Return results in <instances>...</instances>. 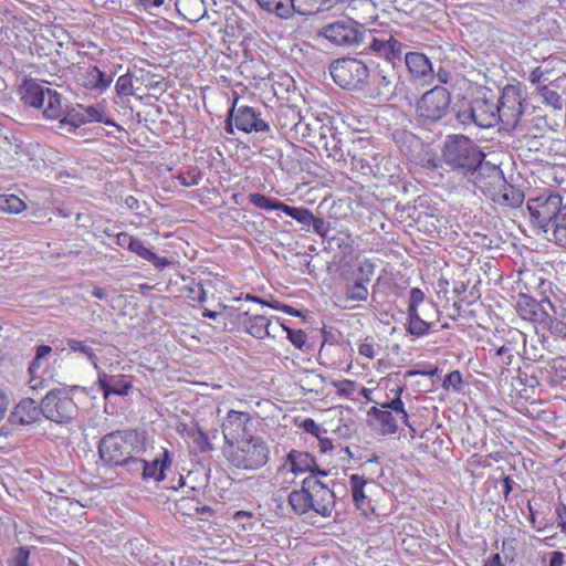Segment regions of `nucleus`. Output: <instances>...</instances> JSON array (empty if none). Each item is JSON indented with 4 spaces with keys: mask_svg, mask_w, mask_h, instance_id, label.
<instances>
[{
    "mask_svg": "<svg viewBox=\"0 0 566 566\" xmlns=\"http://www.w3.org/2000/svg\"><path fill=\"white\" fill-rule=\"evenodd\" d=\"M43 116L46 119H57L62 117L66 107L62 104V95L50 87H48L44 96Z\"/></svg>",
    "mask_w": 566,
    "mask_h": 566,
    "instance_id": "33",
    "label": "nucleus"
},
{
    "mask_svg": "<svg viewBox=\"0 0 566 566\" xmlns=\"http://www.w3.org/2000/svg\"><path fill=\"white\" fill-rule=\"evenodd\" d=\"M270 450L260 437L249 436L237 442V448L230 453L231 464L238 469L256 470L269 461Z\"/></svg>",
    "mask_w": 566,
    "mask_h": 566,
    "instance_id": "9",
    "label": "nucleus"
},
{
    "mask_svg": "<svg viewBox=\"0 0 566 566\" xmlns=\"http://www.w3.org/2000/svg\"><path fill=\"white\" fill-rule=\"evenodd\" d=\"M48 87L38 83L35 80H24L20 86L21 99L25 105L34 108H41L44 105V96Z\"/></svg>",
    "mask_w": 566,
    "mask_h": 566,
    "instance_id": "29",
    "label": "nucleus"
},
{
    "mask_svg": "<svg viewBox=\"0 0 566 566\" xmlns=\"http://www.w3.org/2000/svg\"><path fill=\"white\" fill-rule=\"evenodd\" d=\"M342 0H294L295 13L311 15L333 9Z\"/></svg>",
    "mask_w": 566,
    "mask_h": 566,
    "instance_id": "34",
    "label": "nucleus"
},
{
    "mask_svg": "<svg viewBox=\"0 0 566 566\" xmlns=\"http://www.w3.org/2000/svg\"><path fill=\"white\" fill-rule=\"evenodd\" d=\"M290 465V471L295 475L310 472L311 474L326 476L327 473L324 470L318 469L315 458L305 451H298L292 449L285 457L282 469Z\"/></svg>",
    "mask_w": 566,
    "mask_h": 566,
    "instance_id": "22",
    "label": "nucleus"
},
{
    "mask_svg": "<svg viewBox=\"0 0 566 566\" xmlns=\"http://www.w3.org/2000/svg\"><path fill=\"white\" fill-rule=\"evenodd\" d=\"M240 311L238 321L243 325L244 331L258 339L275 338L280 331L279 323L273 325L271 319L259 313H251L250 310H243L241 306L238 307Z\"/></svg>",
    "mask_w": 566,
    "mask_h": 566,
    "instance_id": "16",
    "label": "nucleus"
},
{
    "mask_svg": "<svg viewBox=\"0 0 566 566\" xmlns=\"http://www.w3.org/2000/svg\"><path fill=\"white\" fill-rule=\"evenodd\" d=\"M117 95L129 96L133 95V78L130 74L120 75L115 85Z\"/></svg>",
    "mask_w": 566,
    "mask_h": 566,
    "instance_id": "54",
    "label": "nucleus"
},
{
    "mask_svg": "<svg viewBox=\"0 0 566 566\" xmlns=\"http://www.w3.org/2000/svg\"><path fill=\"white\" fill-rule=\"evenodd\" d=\"M300 428H302L305 432L319 438L321 434H325L327 431L325 429H322L313 419L306 418L304 419Z\"/></svg>",
    "mask_w": 566,
    "mask_h": 566,
    "instance_id": "59",
    "label": "nucleus"
},
{
    "mask_svg": "<svg viewBox=\"0 0 566 566\" xmlns=\"http://www.w3.org/2000/svg\"><path fill=\"white\" fill-rule=\"evenodd\" d=\"M186 296L191 301L199 303L207 302V293L201 283H193L185 287Z\"/></svg>",
    "mask_w": 566,
    "mask_h": 566,
    "instance_id": "56",
    "label": "nucleus"
},
{
    "mask_svg": "<svg viewBox=\"0 0 566 566\" xmlns=\"http://www.w3.org/2000/svg\"><path fill=\"white\" fill-rule=\"evenodd\" d=\"M78 81L83 87L103 93L109 87L113 78L112 76H107L97 66L90 65L81 71Z\"/></svg>",
    "mask_w": 566,
    "mask_h": 566,
    "instance_id": "26",
    "label": "nucleus"
},
{
    "mask_svg": "<svg viewBox=\"0 0 566 566\" xmlns=\"http://www.w3.org/2000/svg\"><path fill=\"white\" fill-rule=\"evenodd\" d=\"M67 348L72 353H78L82 354L84 357H86L93 365L95 369H98V359L94 352V349L87 344L86 340H81L76 338H67L66 339Z\"/></svg>",
    "mask_w": 566,
    "mask_h": 566,
    "instance_id": "41",
    "label": "nucleus"
},
{
    "mask_svg": "<svg viewBox=\"0 0 566 566\" xmlns=\"http://www.w3.org/2000/svg\"><path fill=\"white\" fill-rule=\"evenodd\" d=\"M565 203L558 193L541 195L528 199L527 209L533 223L544 231Z\"/></svg>",
    "mask_w": 566,
    "mask_h": 566,
    "instance_id": "13",
    "label": "nucleus"
},
{
    "mask_svg": "<svg viewBox=\"0 0 566 566\" xmlns=\"http://www.w3.org/2000/svg\"><path fill=\"white\" fill-rule=\"evenodd\" d=\"M29 556L30 551L28 547H15L12 549L8 564L9 566H28Z\"/></svg>",
    "mask_w": 566,
    "mask_h": 566,
    "instance_id": "52",
    "label": "nucleus"
},
{
    "mask_svg": "<svg viewBox=\"0 0 566 566\" xmlns=\"http://www.w3.org/2000/svg\"><path fill=\"white\" fill-rule=\"evenodd\" d=\"M300 385L303 390L319 394L325 388V378L316 370H305L300 378Z\"/></svg>",
    "mask_w": 566,
    "mask_h": 566,
    "instance_id": "39",
    "label": "nucleus"
},
{
    "mask_svg": "<svg viewBox=\"0 0 566 566\" xmlns=\"http://www.w3.org/2000/svg\"><path fill=\"white\" fill-rule=\"evenodd\" d=\"M130 251L137 254L143 260L151 263L158 270H163L171 264V262L167 258L157 255L149 248H147L144 244V242L139 239H135Z\"/></svg>",
    "mask_w": 566,
    "mask_h": 566,
    "instance_id": "37",
    "label": "nucleus"
},
{
    "mask_svg": "<svg viewBox=\"0 0 566 566\" xmlns=\"http://www.w3.org/2000/svg\"><path fill=\"white\" fill-rule=\"evenodd\" d=\"M401 57L402 54L395 61L384 59L385 64H377L373 71L369 70L370 77L364 90L366 96L371 99L387 102L402 92L403 83L396 70V64L401 62Z\"/></svg>",
    "mask_w": 566,
    "mask_h": 566,
    "instance_id": "5",
    "label": "nucleus"
},
{
    "mask_svg": "<svg viewBox=\"0 0 566 566\" xmlns=\"http://www.w3.org/2000/svg\"><path fill=\"white\" fill-rule=\"evenodd\" d=\"M256 2L261 9L281 19H289L295 13L294 0H256Z\"/></svg>",
    "mask_w": 566,
    "mask_h": 566,
    "instance_id": "35",
    "label": "nucleus"
},
{
    "mask_svg": "<svg viewBox=\"0 0 566 566\" xmlns=\"http://www.w3.org/2000/svg\"><path fill=\"white\" fill-rule=\"evenodd\" d=\"M171 467V459L169 451L164 449L161 457L156 458L153 461H145L143 469L144 481L154 480L156 482H161L166 479V470Z\"/></svg>",
    "mask_w": 566,
    "mask_h": 566,
    "instance_id": "27",
    "label": "nucleus"
},
{
    "mask_svg": "<svg viewBox=\"0 0 566 566\" xmlns=\"http://www.w3.org/2000/svg\"><path fill=\"white\" fill-rule=\"evenodd\" d=\"M140 455L142 454L130 455L129 459L125 460L123 464H119L118 467L125 468L133 476L142 478L145 460L142 459Z\"/></svg>",
    "mask_w": 566,
    "mask_h": 566,
    "instance_id": "50",
    "label": "nucleus"
},
{
    "mask_svg": "<svg viewBox=\"0 0 566 566\" xmlns=\"http://www.w3.org/2000/svg\"><path fill=\"white\" fill-rule=\"evenodd\" d=\"M85 123L86 118L83 112L76 111L75 108L71 111L65 108L64 114L57 122L56 129L60 134H71Z\"/></svg>",
    "mask_w": 566,
    "mask_h": 566,
    "instance_id": "36",
    "label": "nucleus"
},
{
    "mask_svg": "<svg viewBox=\"0 0 566 566\" xmlns=\"http://www.w3.org/2000/svg\"><path fill=\"white\" fill-rule=\"evenodd\" d=\"M175 7L180 15L190 23H196L207 17L205 0H176Z\"/></svg>",
    "mask_w": 566,
    "mask_h": 566,
    "instance_id": "30",
    "label": "nucleus"
},
{
    "mask_svg": "<svg viewBox=\"0 0 566 566\" xmlns=\"http://www.w3.org/2000/svg\"><path fill=\"white\" fill-rule=\"evenodd\" d=\"M325 133H329V125L323 124L317 118L308 120L305 117H298L297 122L290 128L289 135L293 139L316 148L321 138L325 137Z\"/></svg>",
    "mask_w": 566,
    "mask_h": 566,
    "instance_id": "17",
    "label": "nucleus"
},
{
    "mask_svg": "<svg viewBox=\"0 0 566 566\" xmlns=\"http://www.w3.org/2000/svg\"><path fill=\"white\" fill-rule=\"evenodd\" d=\"M556 523L560 527L562 532L566 531V505L563 502H558L555 507Z\"/></svg>",
    "mask_w": 566,
    "mask_h": 566,
    "instance_id": "62",
    "label": "nucleus"
},
{
    "mask_svg": "<svg viewBox=\"0 0 566 566\" xmlns=\"http://www.w3.org/2000/svg\"><path fill=\"white\" fill-rule=\"evenodd\" d=\"M442 388L444 390L452 389L457 394H462L464 389V381L461 373L459 370L449 373L443 379Z\"/></svg>",
    "mask_w": 566,
    "mask_h": 566,
    "instance_id": "49",
    "label": "nucleus"
},
{
    "mask_svg": "<svg viewBox=\"0 0 566 566\" xmlns=\"http://www.w3.org/2000/svg\"><path fill=\"white\" fill-rule=\"evenodd\" d=\"M523 96L521 90L515 85H506L502 90V95L495 102L497 113L500 115L499 123L501 122L506 129H514L523 113Z\"/></svg>",
    "mask_w": 566,
    "mask_h": 566,
    "instance_id": "11",
    "label": "nucleus"
},
{
    "mask_svg": "<svg viewBox=\"0 0 566 566\" xmlns=\"http://www.w3.org/2000/svg\"><path fill=\"white\" fill-rule=\"evenodd\" d=\"M282 212H284L286 216L291 217L292 219L296 220L303 226H307L310 220H312V212L303 207H292L286 203H284Z\"/></svg>",
    "mask_w": 566,
    "mask_h": 566,
    "instance_id": "46",
    "label": "nucleus"
},
{
    "mask_svg": "<svg viewBox=\"0 0 566 566\" xmlns=\"http://www.w3.org/2000/svg\"><path fill=\"white\" fill-rule=\"evenodd\" d=\"M97 384L107 399L111 395L127 396L132 389V384L125 375H107L105 371H98Z\"/></svg>",
    "mask_w": 566,
    "mask_h": 566,
    "instance_id": "24",
    "label": "nucleus"
},
{
    "mask_svg": "<svg viewBox=\"0 0 566 566\" xmlns=\"http://www.w3.org/2000/svg\"><path fill=\"white\" fill-rule=\"evenodd\" d=\"M368 297V290L361 281H356L352 285L346 286V301L361 302Z\"/></svg>",
    "mask_w": 566,
    "mask_h": 566,
    "instance_id": "47",
    "label": "nucleus"
},
{
    "mask_svg": "<svg viewBox=\"0 0 566 566\" xmlns=\"http://www.w3.org/2000/svg\"><path fill=\"white\" fill-rule=\"evenodd\" d=\"M349 483L352 489L353 501L356 507L359 510L364 509L368 504L367 496L365 495L364 492V486L366 485L367 480H365L364 476L361 475L352 474L349 476Z\"/></svg>",
    "mask_w": 566,
    "mask_h": 566,
    "instance_id": "40",
    "label": "nucleus"
},
{
    "mask_svg": "<svg viewBox=\"0 0 566 566\" xmlns=\"http://www.w3.org/2000/svg\"><path fill=\"white\" fill-rule=\"evenodd\" d=\"M392 140L400 149V151L410 160L413 161L421 156L423 149L428 146L422 139L416 136L412 132L407 129H396L392 133Z\"/></svg>",
    "mask_w": 566,
    "mask_h": 566,
    "instance_id": "23",
    "label": "nucleus"
},
{
    "mask_svg": "<svg viewBox=\"0 0 566 566\" xmlns=\"http://www.w3.org/2000/svg\"><path fill=\"white\" fill-rule=\"evenodd\" d=\"M307 227H312L313 231L322 238H327L328 235L329 227L323 218L312 214V220H310Z\"/></svg>",
    "mask_w": 566,
    "mask_h": 566,
    "instance_id": "58",
    "label": "nucleus"
},
{
    "mask_svg": "<svg viewBox=\"0 0 566 566\" xmlns=\"http://www.w3.org/2000/svg\"><path fill=\"white\" fill-rule=\"evenodd\" d=\"M491 200L503 207L517 208L521 207L524 201V192L506 181L505 187H501V190H496Z\"/></svg>",
    "mask_w": 566,
    "mask_h": 566,
    "instance_id": "32",
    "label": "nucleus"
},
{
    "mask_svg": "<svg viewBox=\"0 0 566 566\" xmlns=\"http://www.w3.org/2000/svg\"><path fill=\"white\" fill-rule=\"evenodd\" d=\"M318 35L334 45L347 46L395 61L401 55L405 44L391 30L367 29L352 19H340L321 28Z\"/></svg>",
    "mask_w": 566,
    "mask_h": 566,
    "instance_id": "1",
    "label": "nucleus"
},
{
    "mask_svg": "<svg viewBox=\"0 0 566 566\" xmlns=\"http://www.w3.org/2000/svg\"><path fill=\"white\" fill-rule=\"evenodd\" d=\"M557 308L564 310V316L549 312L547 323H543L542 327L547 328L556 338L566 340V307L556 305Z\"/></svg>",
    "mask_w": 566,
    "mask_h": 566,
    "instance_id": "38",
    "label": "nucleus"
},
{
    "mask_svg": "<svg viewBox=\"0 0 566 566\" xmlns=\"http://www.w3.org/2000/svg\"><path fill=\"white\" fill-rule=\"evenodd\" d=\"M405 64L410 78L415 82L429 84L434 78L432 62L422 52H407Z\"/></svg>",
    "mask_w": 566,
    "mask_h": 566,
    "instance_id": "21",
    "label": "nucleus"
},
{
    "mask_svg": "<svg viewBox=\"0 0 566 566\" xmlns=\"http://www.w3.org/2000/svg\"><path fill=\"white\" fill-rule=\"evenodd\" d=\"M251 416L248 412L230 410L222 422V433L227 444L234 443L248 438Z\"/></svg>",
    "mask_w": 566,
    "mask_h": 566,
    "instance_id": "19",
    "label": "nucleus"
},
{
    "mask_svg": "<svg viewBox=\"0 0 566 566\" xmlns=\"http://www.w3.org/2000/svg\"><path fill=\"white\" fill-rule=\"evenodd\" d=\"M516 379L520 381V384L530 387L535 388L539 385L537 378L535 376H528L526 373H522L521 368H518V374L516 376Z\"/></svg>",
    "mask_w": 566,
    "mask_h": 566,
    "instance_id": "64",
    "label": "nucleus"
},
{
    "mask_svg": "<svg viewBox=\"0 0 566 566\" xmlns=\"http://www.w3.org/2000/svg\"><path fill=\"white\" fill-rule=\"evenodd\" d=\"M280 329H283L287 333L289 340L296 347L302 348L306 343V334L301 329H292L286 327L285 325H280Z\"/></svg>",
    "mask_w": 566,
    "mask_h": 566,
    "instance_id": "55",
    "label": "nucleus"
},
{
    "mask_svg": "<svg viewBox=\"0 0 566 566\" xmlns=\"http://www.w3.org/2000/svg\"><path fill=\"white\" fill-rule=\"evenodd\" d=\"M407 331L409 334L421 337L429 333L430 324L423 321L419 313H408V327Z\"/></svg>",
    "mask_w": 566,
    "mask_h": 566,
    "instance_id": "44",
    "label": "nucleus"
},
{
    "mask_svg": "<svg viewBox=\"0 0 566 566\" xmlns=\"http://www.w3.org/2000/svg\"><path fill=\"white\" fill-rule=\"evenodd\" d=\"M315 149H323L327 157L336 161L345 160L346 154L349 155V150L345 149V140L342 138V134L337 133L332 126H329V133H325V137L321 138V143L317 144Z\"/></svg>",
    "mask_w": 566,
    "mask_h": 566,
    "instance_id": "25",
    "label": "nucleus"
},
{
    "mask_svg": "<svg viewBox=\"0 0 566 566\" xmlns=\"http://www.w3.org/2000/svg\"><path fill=\"white\" fill-rule=\"evenodd\" d=\"M513 348L506 345L495 348L491 358L496 364L502 366H510L514 359Z\"/></svg>",
    "mask_w": 566,
    "mask_h": 566,
    "instance_id": "51",
    "label": "nucleus"
},
{
    "mask_svg": "<svg viewBox=\"0 0 566 566\" xmlns=\"http://www.w3.org/2000/svg\"><path fill=\"white\" fill-rule=\"evenodd\" d=\"M405 389V386L391 389V391L395 392V397L391 400L381 403L382 411L380 412L378 422L384 434L396 433L399 428V421L413 430L409 423V416L405 409V403L400 398Z\"/></svg>",
    "mask_w": 566,
    "mask_h": 566,
    "instance_id": "12",
    "label": "nucleus"
},
{
    "mask_svg": "<svg viewBox=\"0 0 566 566\" xmlns=\"http://www.w3.org/2000/svg\"><path fill=\"white\" fill-rule=\"evenodd\" d=\"M516 311L523 319L537 323L541 326L543 323H547L549 312L564 316V310L557 308L548 297L536 301L526 294H520Z\"/></svg>",
    "mask_w": 566,
    "mask_h": 566,
    "instance_id": "14",
    "label": "nucleus"
},
{
    "mask_svg": "<svg viewBox=\"0 0 566 566\" xmlns=\"http://www.w3.org/2000/svg\"><path fill=\"white\" fill-rule=\"evenodd\" d=\"M469 176L474 187L490 199L495 195L496 190L505 187L506 182L502 169L489 161H484V159Z\"/></svg>",
    "mask_w": 566,
    "mask_h": 566,
    "instance_id": "15",
    "label": "nucleus"
},
{
    "mask_svg": "<svg viewBox=\"0 0 566 566\" xmlns=\"http://www.w3.org/2000/svg\"><path fill=\"white\" fill-rule=\"evenodd\" d=\"M412 163H415L416 165L421 166L423 168L432 169V170L440 167L439 157L429 146H427L423 149L421 156H419V158L415 159Z\"/></svg>",
    "mask_w": 566,
    "mask_h": 566,
    "instance_id": "48",
    "label": "nucleus"
},
{
    "mask_svg": "<svg viewBox=\"0 0 566 566\" xmlns=\"http://www.w3.org/2000/svg\"><path fill=\"white\" fill-rule=\"evenodd\" d=\"M541 95L547 105L553 106L555 109L563 108V98L555 90H552L548 86H543L541 88Z\"/></svg>",
    "mask_w": 566,
    "mask_h": 566,
    "instance_id": "53",
    "label": "nucleus"
},
{
    "mask_svg": "<svg viewBox=\"0 0 566 566\" xmlns=\"http://www.w3.org/2000/svg\"><path fill=\"white\" fill-rule=\"evenodd\" d=\"M322 482L317 475L310 474L303 481L301 489L290 492L287 502L296 515H305L313 511L322 517H331L335 509V486Z\"/></svg>",
    "mask_w": 566,
    "mask_h": 566,
    "instance_id": "2",
    "label": "nucleus"
},
{
    "mask_svg": "<svg viewBox=\"0 0 566 566\" xmlns=\"http://www.w3.org/2000/svg\"><path fill=\"white\" fill-rule=\"evenodd\" d=\"M451 104L450 92L442 86H434L427 91L416 104V114L423 125H431L443 119Z\"/></svg>",
    "mask_w": 566,
    "mask_h": 566,
    "instance_id": "10",
    "label": "nucleus"
},
{
    "mask_svg": "<svg viewBox=\"0 0 566 566\" xmlns=\"http://www.w3.org/2000/svg\"><path fill=\"white\" fill-rule=\"evenodd\" d=\"M135 239L136 238L132 237L127 232H120V233L116 234L115 242L117 245L130 251Z\"/></svg>",
    "mask_w": 566,
    "mask_h": 566,
    "instance_id": "63",
    "label": "nucleus"
},
{
    "mask_svg": "<svg viewBox=\"0 0 566 566\" xmlns=\"http://www.w3.org/2000/svg\"><path fill=\"white\" fill-rule=\"evenodd\" d=\"M457 120L462 125L474 124L480 128H490L499 124L500 115L495 101L476 97L472 101H464L455 111Z\"/></svg>",
    "mask_w": 566,
    "mask_h": 566,
    "instance_id": "8",
    "label": "nucleus"
},
{
    "mask_svg": "<svg viewBox=\"0 0 566 566\" xmlns=\"http://www.w3.org/2000/svg\"><path fill=\"white\" fill-rule=\"evenodd\" d=\"M328 70L335 84L348 91L364 92L366 83L370 77L367 64L356 57L334 60Z\"/></svg>",
    "mask_w": 566,
    "mask_h": 566,
    "instance_id": "7",
    "label": "nucleus"
},
{
    "mask_svg": "<svg viewBox=\"0 0 566 566\" xmlns=\"http://www.w3.org/2000/svg\"><path fill=\"white\" fill-rule=\"evenodd\" d=\"M424 301V293L419 287H412L410 290L409 305L407 313H417L418 306Z\"/></svg>",
    "mask_w": 566,
    "mask_h": 566,
    "instance_id": "57",
    "label": "nucleus"
},
{
    "mask_svg": "<svg viewBox=\"0 0 566 566\" xmlns=\"http://www.w3.org/2000/svg\"><path fill=\"white\" fill-rule=\"evenodd\" d=\"M85 115L86 122H103L107 123L103 119V112L95 106H87L82 109Z\"/></svg>",
    "mask_w": 566,
    "mask_h": 566,
    "instance_id": "61",
    "label": "nucleus"
},
{
    "mask_svg": "<svg viewBox=\"0 0 566 566\" xmlns=\"http://www.w3.org/2000/svg\"><path fill=\"white\" fill-rule=\"evenodd\" d=\"M42 407L32 398H22L10 411L8 422L18 428H28L41 422Z\"/></svg>",
    "mask_w": 566,
    "mask_h": 566,
    "instance_id": "18",
    "label": "nucleus"
},
{
    "mask_svg": "<svg viewBox=\"0 0 566 566\" xmlns=\"http://www.w3.org/2000/svg\"><path fill=\"white\" fill-rule=\"evenodd\" d=\"M76 386H60L50 389L41 399L43 417L57 424H69L77 416V406L72 394Z\"/></svg>",
    "mask_w": 566,
    "mask_h": 566,
    "instance_id": "6",
    "label": "nucleus"
},
{
    "mask_svg": "<svg viewBox=\"0 0 566 566\" xmlns=\"http://www.w3.org/2000/svg\"><path fill=\"white\" fill-rule=\"evenodd\" d=\"M187 436L192 438L196 448L200 452H208L213 449L208 436L199 427L193 426L188 428Z\"/></svg>",
    "mask_w": 566,
    "mask_h": 566,
    "instance_id": "45",
    "label": "nucleus"
},
{
    "mask_svg": "<svg viewBox=\"0 0 566 566\" xmlns=\"http://www.w3.org/2000/svg\"><path fill=\"white\" fill-rule=\"evenodd\" d=\"M484 159V154L464 135H449L442 147V160L451 169L469 176Z\"/></svg>",
    "mask_w": 566,
    "mask_h": 566,
    "instance_id": "4",
    "label": "nucleus"
},
{
    "mask_svg": "<svg viewBox=\"0 0 566 566\" xmlns=\"http://www.w3.org/2000/svg\"><path fill=\"white\" fill-rule=\"evenodd\" d=\"M10 405V392L7 388L0 387V422L6 418Z\"/></svg>",
    "mask_w": 566,
    "mask_h": 566,
    "instance_id": "60",
    "label": "nucleus"
},
{
    "mask_svg": "<svg viewBox=\"0 0 566 566\" xmlns=\"http://www.w3.org/2000/svg\"><path fill=\"white\" fill-rule=\"evenodd\" d=\"M25 202L13 193H0V212L20 213L25 210Z\"/></svg>",
    "mask_w": 566,
    "mask_h": 566,
    "instance_id": "43",
    "label": "nucleus"
},
{
    "mask_svg": "<svg viewBox=\"0 0 566 566\" xmlns=\"http://www.w3.org/2000/svg\"><path fill=\"white\" fill-rule=\"evenodd\" d=\"M543 233L549 242L566 250V202Z\"/></svg>",
    "mask_w": 566,
    "mask_h": 566,
    "instance_id": "28",
    "label": "nucleus"
},
{
    "mask_svg": "<svg viewBox=\"0 0 566 566\" xmlns=\"http://www.w3.org/2000/svg\"><path fill=\"white\" fill-rule=\"evenodd\" d=\"M52 347L49 345H39L35 347V355L31 360L28 373L30 375L29 384L31 389L35 390L43 387V380L38 375L43 363L51 356Z\"/></svg>",
    "mask_w": 566,
    "mask_h": 566,
    "instance_id": "31",
    "label": "nucleus"
},
{
    "mask_svg": "<svg viewBox=\"0 0 566 566\" xmlns=\"http://www.w3.org/2000/svg\"><path fill=\"white\" fill-rule=\"evenodd\" d=\"M248 199H249V202L252 203L254 207L262 209V210H266V211H272V210H281L282 211L283 206H284V202H282L275 198L268 197L260 192L250 193Z\"/></svg>",
    "mask_w": 566,
    "mask_h": 566,
    "instance_id": "42",
    "label": "nucleus"
},
{
    "mask_svg": "<svg viewBox=\"0 0 566 566\" xmlns=\"http://www.w3.org/2000/svg\"><path fill=\"white\" fill-rule=\"evenodd\" d=\"M145 451V433L133 429L109 432L98 442L99 458L109 467L123 464L130 455Z\"/></svg>",
    "mask_w": 566,
    "mask_h": 566,
    "instance_id": "3",
    "label": "nucleus"
},
{
    "mask_svg": "<svg viewBox=\"0 0 566 566\" xmlns=\"http://www.w3.org/2000/svg\"><path fill=\"white\" fill-rule=\"evenodd\" d=\"M233 122L235 127L244 133H271L268 122L262 118V113L259 108L251 106H240L234 108Z\"/></svg>",
    "mask_w": 566,
    "mask_h": 566,
    "instance_id": "20",
    "label": "nucleus"
}]
</instances>
